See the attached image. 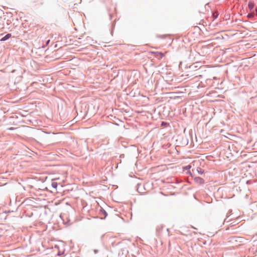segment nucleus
<instances>
[{
    "label": "nucleus",
    "instance_id": "f257e3e1",
    "mask_svg": "<svg viewBox=\"0 0 257 257\" xmlns=\"http://www.w3.org/2000/svg\"><path fill=\"white\" fill-rule=\"evenodd\" d=\"M99 214L100 216H102V215L104 216V217H100L101 219H104L107 216V213L106 211L102 207H101V208L99 210Z\"/></svg>",
    "mask_w": 257,
    "mask_h": 257
},
{
    "label": "nucleus",
    "instance_id": "f03ea898",
    "mask_svg": "<svg viewBox=\"0 0 257 257\" xmlns=\"http://www.w3.org/2000/svg\"><path fill=\"white\" fill-rule=\"evenodd\" d=\"M194 181L199 184H203L204 183V180L203 179L200 177H196L194 178Z\"/></svg>",
    "mask_w": 257,
    "mask_h": 257
},
{
    "label": "nucleus",
    "instance_id": "7ed1b4c3",
    "mask_svg": "<svg viewBox=\"0 0 257 257\" xmlns=\"http://www.w3.org/2000/svg\"><path fill=\"white\" fill-rule=\"evenodd\" d=\"M153 53L155 54L156 57L159 59H162L165 56L164 53L161 52H153Z\"/></svg>",
    "mask_w": 257,
    "mask_h": 257
},
{
    "label": "nucleus",
    "instance_id": "20e7f679",
    "mask_svg": "<svg viewBox=\"0 0 257 257\" xmlns=\"http://www.w3.org/2000/svg\"><path fill=\"white\" fill-rule=\"evenodd\" d=\"M12 37V35L10 33H8L6 34L4 37H2L0 41H5L8 40L9 39H10Z\"/></svg>",
    "mask_w": 257,
    "mask_h": 257
},
{
    "label": "nucleus",
    "instance_id": "39448f33",
    "mask_svg": "<svg viewBox=\"0 0 257 257\" xmlns=\"http://www.w3.org/2000/svg\"><path fill=\"white\" fill-rule=\"evenodd\" d=\"M254 7V3L252 2H249L248 4V9L250 11H252L253 10Z\"/></svg>",
    "mask_w": 257,
    "mask_h": 257
},
{
    "label": "nucleus",
    "instance_id": "423d86ee",
    "mask_svg": "<svg viewBox=\"0 0 257 257\" xmlns=\"http://www.w3.org/2000/svg\"><path fill=\"white\" fill-rule=\"evenodd\" d=\"M197 170L198 171V173L200 175H202L204 173V170L200 168H198Z\"/></svg>",
    "mask_w": 257,
    "mask_h": 257
},
{
    "label": "nucleus",
    "instance_id": "0eeeda50",
    "mask_svg": "<svg viewBox=\"0 0 257 257\" xmlns=\"http://www.w3.org/2000/svg\"><path fill=\"white\" fill-rule=\"evenodd\" d=\"M58 184L57 182H53L52 183V186L54 188H56L57 187Z\"/></svg>",
    "mask_w": 257,
    "mask_h": 257
},
{
    "label": "nucleus",
    "instance_id": "6e6552de",
    "mask_svg": "<svg viewBox=\"0 0 257 257\" xmlns=\"http://www.w3.org/2000/svg\"><path fill=\"white\" fill-rule=\"evenodd\" d=\"M254 12H252L250 14H248V15H247V17L249 18H252L254 17Z\"/></svg>",
    "mask_w": 257,
    "mask_h": 257
},
{
    "label": "nucleus",
    "instance_id": "1a4fd4ad",
    "mask_svg": "<svg viewBox=\"0 0 257 257\" xmlns=\"http://www.w3.org/2000/svg\"><path fill=\"white\" fill-rule=\"evenodd\" d=\"M50 41V40H48L46 42V44H45V46H44V47H45V46H47V45L49 44Z\"/></svg>",
    "mask_w": 257,
    "mask_h": 257
},
{
    "label": "nucleus",
    "instance_id": "9d476101",
    "mask_svg": "<svg viewBox=\"0 0 257 257\" xmlns=\"http://www.w3.org/2000/svg\"><path fill=\"white\" fill-rule=\"evenodd\" d=\"M218 14L217 13H216V15H215V14H213V17H214V19H216L217 17H218Z\"/></svg>",
    "mask_w": 257,
    "mask_h": 257
},
{
    "label": "nucleus",
    "instance_id": "9b49d317",
    "mask_svg": "<svg viewBox=\"0 0 257 257\" xmlns=\"http://www.w3.org/2000/svg\"><path fill=\"white\" fill-rule=\"evenodd\" d=\"M252 12L254 13V15H257V8H255L254 10Z\"/></svg>",
    "mask_w": 257,
    "mask_h": 257
},
{
    "label": "nucleus",
    "instance_id": "f8f14e48",
    "mask_svg": "<svg viewBox=\"0 0 257 257\" xmlns=\"http://www.w3.org/2000/svg\"><path fill=\"white\" fill-rule=\"evenodd\" d=\"M93 251L94 253L96 254L99 252V250L98 249H95L93 250Z\"/></svg>",
    "mask_w": 257,
    "mask_h": 257
},
{
    "label": "nucleus",
    "instance_id": "ddd939ff",
    "mask_svg": "<svg viewBox=\"0 0 257 257\" xmlns=\"http://www.w3.org/2000/svg\"><path fill=\"white\" fill-rule=\"evenodd\" d=\"M138 187L137 188V190H138V192L140 193V192L139 191V188L140 186H141V185L138 184Z\"/></svg>",
    "mask_w": 257,
    "mask_h": 257
},
{
    "label": "nucleus",
    "instance_id": "4468645a",
    "mask_svg": "<svg viewBox=\"0 0 257 257\" xmlns=\"http://www.w3.org/2000/svg\"><path fill=\"white\" fill-rule=\"evenodd\" d=\"M227 218H225L224 220V222H228L229 221H227Z\"/></svg>",
    "mask_w": 257,
    "mask_h": 257
},
{
    "label": "nucleus",
    "instance_id": "2eb2a0df",
    "mask_svg": "<svg viewBox=\"0 0 257 257\" xmlns=\"http://www.w3.org/2000/svg\"><path fill=\"white\" fill-rule=\"evenodd\" d=\"M15 72V70H13L12 71V73H14Z\"/></svg>",
    "mask_w": 257,
    "mask_h": 257
}]
</instances>
